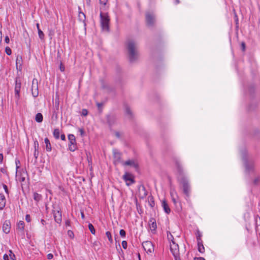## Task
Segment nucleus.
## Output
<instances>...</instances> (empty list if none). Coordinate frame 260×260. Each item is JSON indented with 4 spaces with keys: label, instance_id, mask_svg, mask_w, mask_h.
Here are the masks:
<instances>
[{
    "label": "nucleus",
    "instance_id": "27",
    "mask_svg": "<svg viewBox=\"0 0 260 260\" xmlns=\"http://www.w3.org/2000/svg\"><path fill=\"white\" fill-rule=\"evenodd\" d=\"M33 198H34V199L35 201H36V202H39V201L41 200V199L42 198V196L41 194H40L37 192H34V195H33Z\"/></svg>",
    "mask_w": 260,
    "mask_h": 260
},
{
    "label": "nucleus",
    "instance_id": "38",
    "mask_svg": "<svg viewBox=\"0 0 260 260\" xmlns=\"http://www.w3.org/2000/svg\"><path fill=\"white\" fill-rule=\"evenodd\" d=\"M120 235L122 237H125V232L124 230H120L119 232Z\"/></svg>",
    "mask_w": 260,
    "mask_h": 260
},
{
    "label": "nucleus",
    "instance_id": "12",
    "mask_svg": "<svg viewBox=\"0 0 260 260\" xmlns=\"http://www.w3.org/2000/svg\"><path fill=\"white\" fill-rule=\"evenodd\" d=\"M243 160L244 164L245 167L246 168V170L249 172L253 170L254 165L253 164L252 162H249L247 159V158L243 156Z\"/></svg>",
    "mask_w": 260,
    "mask_h": 260
},
{
    "label": "nucleus",
    "instance_id": "13",
    "mask_svg": "<svg viewBox=\"0 0 260 260\" xmlns=\"http://www.w3.org/2000/svg\"><path fill=\"white\" fill-rule=\"evenodd\" d=\"M3 231L6 234H8L10 231V222L8 220H6L3 225Z\"/></svg>",
    "mask_w": 260,
    "mask_h": 260
},
{
    "label": "nucleus",
    "instance_id": "37",
    "mask_svg": "<svg viewBox=\"0 0 260 260\" xmlns=\"http://www.w3.org/2000/svg\"><path fill=\"white\" fill-rule=\"evenodd\" d=\"M5 52H6V54L8 55H10L12 53L11 49L9 47H6Z\"/></svg>",
    "mask_w": 260,
    "mask_h": 260
},
{
    "label": "nucleus",
    "instance_id": "40",
    "mask_svg": "<svg viewBox=\"0 0 260 260\" xmlns=\"http://www.w3.org/2000/svg\"><path fill=\"white\" fill-rule=\"evenodd\" d=\"M122 246L124 249L127 248V242L126 241H123L121 243Z\"/></svg>",
    "mask_w": 260,
    "mask_h": 260
},
{
    "label": "nucleus",
    "instance_id": "15",
    "mask_svg": "<svg viewBox=\"0 0 260 260\" xmlns=\"http://www.w3.org/2000/svg\"><path fill=\"white\" fill-rule=\"evenodd\" d=\"M139 196L141 198L144 199L147 195V191L144 186H140L139 188Z\"/></svg>",
    "mask_w": 260,
    "mask_h": 260
},
{
    "label": "nucleus",
    "instance_id": "61",
    "mask_svg": "<svg viewBox=\"0 0 260 260\" xmlns=\"http://www.w3.org/2000/svg\"><path fill=\"white\" fill-rule=\"evenodd\" d=\"M45 222V221L44 220V219H42L41 220V223L44 224V223Z\"/></svg>",
    "mask_w": 260,
    "mask_h": 260
},
{
    "label": "nucleus",
    "instance_id": "52",
    "mask_svg": "<svg viewBox=\"0 0 260 260\" xmlns=\"http://www.w3.org/2000/svg\"><path fill=\"white\" fill-rule=\"evenodd\" d=\"M9 255L7 254L4 255L3 258L4 260H9Z\"/></svg>",
    "mask_w": 260,
    "mask_h": 260
},
{
    "label": "nucleus",
    "instance_id": "7",
    "mask_svg": "<svg viewBox=\"0 0 260 260\" xmlns=\"http://www.w3.org/2000/svg\"><path fill=\"white\" fill-rule=\"evenodd\" d=\"M122 178L127 186H129L135 182L134 177L130 173L126 172L123 175Z\"/></svg>",
    "mask_w": 260,
    "mask_h": 260
},
{
    "label": "nucleus",
    "instance_id": "32",
    "mask_svg": "<svg viewBox=\"0 0 260 260\" xmlns=\"http://www.w3.org/2000/svg\"><path fill=\"white\" fill-rule=\"evenodd\" d=\"M106 236L108 238L109 242L111 243H112L113 242V240H112V236H111V233L110 232H109V231H107L106 233Z\"/></svg>",
    "mask_w": 260,
    "mask_h": 260
},
{
    "label": "nucleus",
    "instance_id": "24",
    "mask_svg": "<svg viewBox=\"0 0 260 260\" xmlns=\"http://www.w3.org/2000/svg\"><path fill=\"white\" fill-rule=\"evenodd\" d=\"M24 228V222L23 221H19V222L18 223L17 225V229L23 232Z\"/></svg>",
    "mask_w": 260,
    "mask_h": 260
},
{
    "label": "nucleus",
    "instance_id": "14",
    "mask_svg": "<svg viewBox=\"0 0 260 260\" xmlns=\"http://www.w3.org/2000/svg\"><path fill=\"white\" fill-rule=\"evenodd\" d=\"M149 225L151 232L154 233L157 228L155 220L154 218H151L149 222Z\"/></svg>",
    "mask_w": 260,
    "mask_h": 260
},
{
    "label": "nucleus",
    "instance_id": "55",
    "mask_svg": "<svg viewBox=\"0 0 260 260\" xmlns=\"http://www.w3.org/2000/svg\"><path fill=\"white\" fill-rule=\"evenodd\" d=\"M60 138L62 140H65L66 136L64 134H62L60 136Z\"/></svg>",
    "mask_w": 260,
    "mask_h": 260
},
{
    "label": "nucleus",
    "instance_id": "54",
    "mask_svg": "<svg viewBox=\"0 0 260 260\" xmlns=\"http://www.w3.org/2000/svg\"><path fill=\"white\" fill-rule=\"evenodd\" d=\"M60 70L61 72H63L64 71V67L61 64L60 66Z\"/></svg>",
    "mask_w": 260,
    "mask_h": 260
},
{
    "label": "nucleus",
    "instance_id": "51",
    "mask_svg": "<svg viewBox=\"0 0 260 260\" xmlns=\"http://www.w3.org/2000/svg\"><path fill=\"white\" fill-rule=\"evenodd\" d=\"M53 255L51 253H49L47 254V258L49 259H52L53 258Z\"/></svg>",
    "mask_w": 260,
    "mask_h": 260
},
{
    "label": "nucleus",
    "instance_id": "8",
    "mask_svg": "<svg viewBox=\"0 0 260 260\" xmlns=\"http://www.w3.org/2000/svg\"><path fill=\"white\" fill-rule=\"evenodd\" d=\"M113 162L115 165H117L119 163H123V161L121 160V154L116 149L113 150Z\"/></svg>",
    "mask_w": 260,
    "mask_h": 260
},
{
    "label": "nucleus",
    "instance_id": "58",
    "mask_svg": "<svg viewBox=\"0 0 260 260\" xmlns=\"http://www.w3.org/2000/svg\"><path fill=\"white\" fill-rule=\"evenodd\" d=\"M171 191H173V197L177 196L176 191L175 190H171Z\"/></svg>",
    "mask_w": 260,
    "mask_h": 260
},
{
    "label": "nucleus",
    "instance_id": "47",
    "mask_svg": "<svg viewBox=\"0 0 260 260\" xmlns=\"http://www.w3.org/2000/svg\"><path fill=\"white\" fill-rule=\"evenodd\" d=\"M241 48H242V51H245V48H246V45H245V43H244V42L242 43V44H241Z\"/></svg>",
    "mask_w": 260,
    "mask_h": 260
},
{
    "label": "nucleus",
    "instance_id": "17",
    "mask_svg": "<svg viewBox=\"0 0 260 260\" xmlns=\"http://www.w3.org/2000/svg\"><path fill=\"white\" fill-rule=\"evenodd\" d=\"M175 164L178 173L180 175H182L183 173V170L180 161L176 159L175 160Z\"/></svg>",
    "mask_w": 260,
    "mask_h": 260
},
{
    "label": "nucleus",
    "instance_id": "34",
    "mask_svg": "<svg viewBox=\"0 0 260 260\" xmlns=\"http://www.w3.org/2000/svg\"><path fill=\"white\" fill-rule=\"evenodd\" d=\"M38 31V35L40 39L43 40L44 38V34L43 32L41 30V29H39Z\"/></svg>",
    "mask_w": 260,
    "mask_h": 260
},
{
    "label": "nucleus",
    "instance_id": "60",
    "mask_svg": "<svg viewBox=\"0 0 260 260\" xmlns=\"http://www.w3.org/2000/svg\"><path fill=\"white\" fill-rule=\"evenodd\" d=\"M36 26H37V28L38 30H39V29H40V26H39V24L38 23H37V24H36Z\"/></svg>",
    "mask_w": 260,
    "mask_h": 260
},
{
    "label": "nucleus",
    "instance_id": "53",
    "mask_svg": "<svg viewBox=\"0 0 260 260\" xmlns=\"http://www.w3.org/2000/svg\"><path fill=\"white\" fill-rule=\"evenodd\" d=\"M4 158V156L2 153H0V163L2 164L3 162V160Z\"/></svg>",
    "mask_w": 260,
    "mask_h": 260
},
{
    "label": "nucleus",
    "instance_id": "29",
    "mask_svg": "<svg viewBox=\"0 0 260 260\" xmlns=\"http://www.w3.org/2000/svg\"><path fill=\"white\" fill-rule=\"evenodd\" d=\"M88 229L92 234L95 235V231L94 230V226L91 223H89Z\"/></svg>",
    "mask_w": 260,
    "mask_h": 260
},
{
    "label": "nucleus",
    "instance_id": "20",
    "mask_svg": "<svg viewBox=\"0 0 260 260\" xmlns=\"http://www.w3.org/2000/svg\"><path fill=\"white\" fill-rule=\"evenodd\" d=\"M6 200L4 195L0 194V210H2L5 206Z\"/></svg>",
    "mask_w": 260,
    "mask_h": 260
},
{
    "label": "nucleus",
    "instance_id": "18",
    "mask_svg": "<svg viewBox=\"0 0 260 260\" xmlns=\"http://www.w3.org/2000/svg\"><path fill=\"white\" fill-rule=\"evenodd\" d=\"M122 165L124 166H131L135 168H137L138 166V164L134 160H128L126 161H123Z\"/></svg>",
    "mask_w": 260,
    "mask_h": 260
},
{
    "label": "nucleus",
    "instance_id": "33",
    "mask_svg": "<svg viewBox=\"0 0 260 260\" xmlns=\"http://www.w3.org/2000/svg\"><path fill=\"white\" fill-rule=\"evenodd\" d=\"M167 237L170 242H172V240H173V241H174V238L170 232H167Z\"/></svg>",
    "mask_w": 260,
    "mask_h": 260
},
{
    "label": "nucleus",
    "instance_id": "2",
    "mask_svg": "<svg viewBox=\"0 0 260 260\" xmlns=\"http://www.w3.org/2000/svg\"><path fill=\"white\" fill-rule=\"evenodd\" d=\"M110 18L108 13L100 12V22L102 28L103 30L108 31L109 29Z\"/></svg>",
    "mask_w": 260,
    "mask_h": 260
},
{
    "label": "nucleus",
    "instance_id": "21",
    "mask_svg": "<svg viewBox=\"0 0 260 260\" xmlns=\"http://www.w3.org/2000/svg\"><path fill=\"white\" fill-rule=\"evenodd\" d=\"M44 142L46 145V151L48 152H50L52 150V148L49 140L47 138H46L44 140Z\"/></svg>",
    "mask_w": 260,
    "mask_h": 260
},
{
    "label": "nucleus",
    "instance_id": "43",
    "mask_svg": "<svg viewBox=\"0 0 260 260\" xmlns=\"http://www.w3.org/2000/svg\"><path fill=\"white\" fill-rule=\"evenodd\" d=\"M81 114L83 116H86L88 114V111L86 109H83Z\"/></svg>",
    "mask_w": 260,
    "mask_h": 260
},
{
    "label": "nucleus",
    "instance_id": "49",
    "mask_svg": "<svg viewBox=\"0 0 260 260\" xmlns=\"http://www.w3.org/2000/svg\"><path fill=\"white\" fill-rule=\"evenodd\" d=\"M15 163L16 166V169L17 170L19 167V165L20 164V161L19 160H16Z\"/></svg>",
    "mask_w": 260,
    "mask_h": 260
},
{
    "label": "nucleus",
    "instance_id": "36",
    "mask_svg": "<svg viewBox=\"0 0 260 260\" xmlns=\"http://www.w3.org/2000/svg\"><path fill=\"white\" fill-rule=\"evenodd\" d=\"M9 256L10 257L11 259L15 260V254L12 252V250H9Z\"/></svg>",
    "mask_w": 260,
    "mask_h": 260
},
{
    "label": "nucleus",
    "instance_id": "56",
    "mask_svg": "<svg viewBox=\"0 0 260 260\" xmlns=\"http://www.w3.org/2000/svg\"><path fill=\"white\" fill-rule=\"evenodd\" d=\"M235 21L236 22V24H238V18L237 15L236 14H235Z\"/></svg>",
    "mask_w": 260,
    "mask_h": 260
},
{
    "label": "nucleus",
    "instance_id": "35",
    "mask_svg": "<svg viewBox=\"0 0 260 260\" xmlns=\"http://www.w3.org/2000/svg\"><path fill=\"white\" fill-rule=\"evenodd\" d=\"M79 17L80 20L84 21L85 19V15L83 12H80L79 14Z\"/></svg>",
    "mask_w": 260,
    "mask_h": 260
},
{
    "label": "nucleus",
    "instance_id": "63",
    "mask_svg": "<svg viewBox=\"0 0 260 260\" xmlns=\"http://www.w3.org/2000/svg\"><path fill=\"white\" fill-rule=\"evenodd\" d=\"M24 180H25V178H24V177H23V178H22V179H21V181H24Z\"/></svg>",
    "mask_w": 260,
    "mask_h": 260
},
{
    "label": "nucleus",
    "instance_id": "41",
    "mask_svg": "<svg viewBox=\"0 0 260 260\" xmlns=\"http://www.w3.org/2000/svg\"><path fill=\"white\" fill-rule=\"evenodd\" d=\"M22 60V58L21 57H19V56H17V58H16V66L17 67L18 66V63H20V62Z\"/></svg>",
    "mask_w": 260,
    "mask_h": 260
},
{
    "label": "nucleus",
    "instance_id": "45",
    "mask_svg": "<svg viewBox=\"0 0 260 260\" xmlns=\"http://www.w3.org/2000/svg\"><path fill=\"white\" fill-rule=\"evenodd\" d=\"M170 194L172 197V199L173 203L175 204L176 203L177 201L175 199V197L173 196V191H171Z\"/></svg>",
    "mask_w": 260,
    "mask_h": 260
},
{
    "label": "nucleus",
    "instance_id": "48",
    "mask_svg": "<svg viewBox=\"0 0 260 260\" xmlns=\"http://www.w3.org/2000/svg\"><path fill=\"white\" fill-rule=\"evenodd\" d=\"M5 42L7 43V44H8L10 42V39H9V38L8 36H6L5 37Z\"/></svg>",
    "mask_w": 260,
    "mask_h": 260
},
{
    "label": "nucleus",
    "instance_id": "26",
    "mask_svg": "<svg viewBox=\"0 0 260 260\" xmlns=\"http://www.w3.org/2000/svg\"><path fill=\"white\" fill-rule=\"evenodd\" d=\"M125 112L126 115H127V116L128 118L132 117V112L130 108L127 106H126L125 107Z\"/></svg>",
    "mask_w": 260,
    "mask_h": 260
},
{
    "label": "nucleus",
    "instance_id": "62",
    "mask_svg": "<svg viewBox=\"0 0 260 260\" xmlns=\"http://www.w3.org/2000/svg\"><path fill=\"white\" fill-rule=\"evenodd\" d=\"M81 217H82V218H84V215L83 213H81Z\"/></svg>",
    "mask_w": 260,
    "mask_h": 260
},
{
    "label": "nucleus",
    "instance_id": "39",
    "mask_svg": "<svg viewBox=\"0 0 260 260\" xmlns=\"http://www.w3.org/2000/svg\"><path fill=\"white\" fill-rule=\"evenodd\" d=\"M68 235L71 238H73V237H74V233H73V232L72 231L69 230L68 231Z\"/></svg>",
    "mask_w": 260,
    "mask_h": 260
},
{
    "label": "nucleus",
    "instance_id": "19",
    "mask_svg": "<svg viewBox=\"0 0 260 260\" xmlns=\"http://www.w3.org/2000/svg\"><path fill=\"white\" fill-rule=\"evenodd\" d=\"M161 206H162L165 212L166 213H167V214L170 213V212L171 211L167 203L165 201H163L162 202Z\"/></svg>",
    "mask_w": 260,
    "mask_h": 260
},
{
    "label": "nucleus",
    "instance_id": "28",
    "mask_svg": "<svg viewBox=\"0 0 260 260\" xmlns=\"http://www.w3.org/2000/svg\"><path fill=\"white\" fill-rule=\"evenodd\" d=\"M53 136L56 139H58L59 138L60 132L58 129H55L53 132Z\"/></svg>",
    "mask_w": 260,
    "mask_h": 260
},
{
    "label": "nucleus",
    "instance_id": "64",
    "mask_svg": "<svg viewBox=\"0 0 260 260\" xmlns=\"http://www.w3.org/2000/svg\"><path fill=\"white\" fill-rule=\"evenodd\" d=\"M97 105H98V107H100V106H101V105H102V104H100V103H98V104H97Z\"/></svg>",
    "mask_w": 260,
    "mask_h": 260
},
{
    "label": "nucleus",
    "instance_id": "50",
    "mask_svg": "<svg viewBox=\"0 0 260 260\" xmlns=\"http://www.w3.org/2000/svg\"><path fill=\"white\" fill-rule=\"evenodd\" d=\"M3 187H4V189H5V192L7 194H8V189L7 185L5 184H3Z\"/></svg>",
    "mask_w": 260,
    "mask_h": 260
},
{
    "label": "nucleus",
    "instance_id": "42",
    "mask_svg": "<svg viewBox=\"0 0 260 260\" xmlns=\"http://www.w3.org/2000/svg\"><path fill=\"white\" fill-rule=\"evenodd\" d=\"M259 180H260V178L259 177H257V178H255L253 180V184L254 185L257 184V183H258Z\"/></svg>",
    "mask_w": 260,
    "mask_h": 260
},
{
    "label": "nucleus",
    "instance_id": "44",
    "mask_svg": "<svg viewBox=\"0 0 260 260\" xmlns=\"http://www.w3.org/2000/svg\"><path fill=\"white\" fill-rule=\"evenodd\" d=\"M25 220L27 222H29L31 220L30 216L29 215L27 214L25 216Z\"/></svg>",
    "mask_w": 260,
    "mask_h": 260
},
{
    "label": "nucleus",
    "instance_id": "16",
    "mask_svg": "<svg viewBox=\"0 0 260 260\" xmlns=\"http://www.w3.org/2000/svg\"><path fill=\"white\" fill-rule=\"evenodd\" d=\"M198 250L201 253H203L205 251V248L203 244L202 241L200 236L197 237Z\"/></svg>",
    "mask_w": 260,
    "mask_h": 260
},
{
    "label": "nucleus",
    "instance_id": "9",
    "mask_svg": "<svg viewBox=\"0 0 260 260\" xmlns=\"http://www.w3.org/2000/svg\"><path fill=\"white\" fill-rule=\"evenodd\" d=\"M142 246L147 253H152L154 251V246L150 241H147L143 242Z\"/></svg>",
    "mask_w": 260,
    "mask_h": 260
},
{
    "label": "nucleus",
    "instance_id": "31",
    "mask_svg": "<svg viewBox=\"0 0 260 260\" xmlns=\"http://www.w3.org/2000/svg\"><path fill=\"white\" fill-rule=\"evenodd\" d=\"M108 0H100V3L101 5H103V6L102 7H101L100 9L101 10H104V8L105 7V6L107 3Z\"/></svg>",
    "mask_w": 260,
    "mask_h": 260
},
{
    "label": "nucleus",
    "instance_id": "5",
    "mask_svg": "<svg viewBox=\"0 0 260 260\" xmlns=\"http://www.w3.org/2000/svg\"><path fill=\"white\" fill-rule=\"evenodd\" d=\"M21 81L19 79L16 78L15 80V97L16 99L17 103L20 98V91L21 89Z\"/></svg>",
    "mask_w": 260,
    "mask_h": 260
},
{
    "label": "nucleus",
    "instance_id": "30",
    "mask_svg": "<svg viewBox=\"0 0 260 260\" xmlns=\"http://www.w3.org/2000/svg\"><path fill=\"white\" fill-rule=\"evenodd\" d=\"M77 149L76 144L69 145V149L71 151H74Z\"/></svg>",
    "mask_w": 260,
    "mask_h": 260
},
{
    "label": "nucleus",
    "instance_id": "6",
    "mask_svg": "<svg viewBox=\"0 0 260 260\" xmlns=\"http://www.w3.org/2000/svg\"><path fill=\"white\" fill-rule=\"evenodd\" d=\"M31 93L34 98H36L39 95L38 82L36 78L33 79L31 85Z\"/></svg>",
    "mask_w": 260,
    "mask_h": 260
},
{
    "label": "nucleus",
    "instance_id": "1",
    "mask_svg": "<svg viewBox=\"0 0 260 260\" xmlns=\"http://www.w3.org/2000/svg\"><path fill=\"white\" fill-rule=\"evenodd\" d=\"M126 49L129 60L134 62L139 58V52L137 42L133 40H128L126 42Z\"/></svg>",
    "mask_w": 260,
    "mask_h": 260
},
{
    "label": "nucleus",
    "instance_id": "22",
    "mask_svg": "<svg viewBox=\"0 0 260 260\" xmlns=\"http://www.w3.org/2000/svg\"><path fill=\"white\" fill-rule=\"evenodd\" d=\"M68 139L69 140V145L76 144V141L75 137L73 134H70L68 135Z\"/></svg>",
    "mask_w": 260,
    "mask_h": 260
},
{
    "label": "nucleus",
    "instance_id": "46",
    "mask_svg": "<svg viewBox=\"0 0 260 260\" xmlns=\"http://www.w3.org/2000/svg\"><path fill=\"white\" fill-rule=\"evenodd\" d=\"M79 132L80 133V135L83 136L84 135V131L83 128H79L78 130Z\"/></svg>",
    "mask_w": 260,
    "mask_h": 260
},
{
    "label": "nucleus",
    "instance_id": "10",
    "mask_svg": "<svg viewBox=\"0 0 260 260\" xmlns=\"http://www.w3.org/2000/svg\"><path fill=\"white\" fill-rule=\"evenodd\" d=\"M146 19L148 25L151 26L155 22V17L153 14L147 13L146 14Z\"/></svg>",
    "mask_w": 260,
    "mask_h": 260
},
{
    "label": "nucleus",
    "instance_id": "11",
    "mask_svg": "<svg viewBox=\"0 0 260 260\" xmlns=\"http://www.w3.org/2000/svg\"><path fill=\"white\" fill-rule=\"evenodd\" d=\"M53 216L55 221L57 223H60L62 220L61 213L58 210H54L53 211Z\"/></svg>",
    "mask_w": 260,
    "mask_h": 260
},
{
    "label": "nucleus",
    "instance_id": "25",
    "mask_svg": "<svg viewBox=\"0 0 260 260\" xmlns=\"http://www.w3.org/2000/svg\"><path fill=\"white\" fill-rule=\"evenodd\" d=\"M43 119V115L41 113H38L36 115L35 120L37 122H42Z\"/></svg>",
    "mask_w": 260,
    "mask_h": 260
},
{
    "label": "nucleus",
    "instance_id": "23",
    "mask_svg": "<svg viewBox=\"0 0 260 260\" xmlns=\"http://www.w3.org/2000/svg\"><path fill=\"white\" fill-rule=\"evenodd\" d=\"M35 151H34V157L36 159H37L39 156V143L37 141L35 142Z\"/></svg>",
    "mask_w": 260,
    "mask_h": 260
},
{
    "label": "nucleus",
    "instance_id": "59",
    "mask_svg": "<svg viewBox=\"0 0 260 260\" xmlns=\"http://www.w3.org/2000/svg\"><path fill=\"white\" fill-rule=\"evenodd\" d=\"M66 225L67 226H69L70 225V221L69 220H67L66 221Z\"/></svg>",
    "mask_w": 260,
    "mask_h": 260
},
{
    "label": "nucleus",
    "instance_id": "4",
    "mask_svg": "<svg viewBox=\"0 0 260 260\" xmlns=\"http://www.w3.org/2000/svg\"><path fill=\"white\" fill-rule=\"evenodd\" d=\"M170 251L174 256L175 260H181L178 244L172 240V242H170Z\"/></svg>",
    "mask_w": 260,
    "mask_h": 260
},
{
    "label": "nucleus",
    "instance_id": "3",
    "mask_svg": "<svg viewBox=\"0 0 260 260\" xmlns=\"http://www.w3.org/2000/svg\"><path fill=\"white\" fill-rule=\"evenodd\" d=\"M179 181L182 186L183 193L187 198L189 197L190 192V186L188 180L184 177L181 176Z\"/></svg>",
    "mask_w": 260,
    "mask_h": 260
},
{
    "label": "nucleus",
    "instance_id": "57",
    "mask_svg": "<svg viewBox=\"0 0 260 260\" xmlns=\"http://www.w3.org/2000/svg\"><path fill=\"white\" fill-rule=\"evenodd\" d=\"M194 260H205L203 257H195Z\"/></svg>",
    "mask_w": 260,
    "mask_h": 260
}]
</instances>
